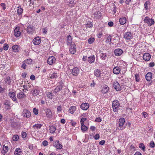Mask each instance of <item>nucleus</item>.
I'll return each instance as SVG.
<instances>
[{
  "mask_svg": "<svg viewBox=\"0 0 155 155\" xmlns=\"http://www.w3.org/2000/svg\"><path fill=\"white\" fill-rule=\"evenodd\" d=\"M8 96L14 101L18 103L17 98L15 97V94L14 92H10L8 94Z\"/></svg>",
  "mask_w": 155,
  "mask_h": 155,
  "instance_id": "nucleus-6",
  "label": "nucleus"
},
{
  "mask_svg": "<svg viewBox=\"0 0 155 155\" xmlns=\"http://www.w3.org/2000/svg\"><path fill=\"white\" fill-rule=\"evenodd\" d=\"M24 62L28 64H31L32 63V60L31 59H28L25 61Z\"/></svg>",
  "mask_w": 155,
  "mask_h": 155,
  "instance_id": "nucleus-43",
  "label": "nucleus"
},
{
  "mask_svg": "<svg viewBox=\"0 0 155 155\" xmlns=\"http://www.w3.org/2000/svg\"><path fill=\"white\" fill-rule=\"evenodd\" d=\"M135 80L136 81L138 82L140 80L139 76L138 74H135Z\"/></svg>",
  "mask_w": 155,
  "mask_h": 155,
  "instance_id": "nucleus-48",
  "label": "nucleus"
},
{
  "mask_svg": "<svg viewBox=\"0 0 155 155\" xmlns=\"http://www.w3.org/2000/svg\"><path fill=\"white\" fill-rule=\"evenodd\" d=\"M95 58L94 56H91L88 58V61L89 63H91L94 62Z\"/></svg>",
  "mask_w": 155,
  "mask_h": 155,
  "instance_id": "nucleus-30",
  "label": "nucleus"
},
{
  "mask_svg": "<svg viewBox=\"0 0 155 155\" xmlns=\"http://www.w3.org/2000/svg\"><path fill=\"white\" fill-rule=\"evenodd\" d=\"M42 126V124H36L33 126V127H36L37 129L40 128Z\"/></svg>",
  "mask_w": 155,
  "mask_h": 155,
  "instance_id": "nucleus-40",
  "label": "nucleus"
},
{
  "mask_svg": "<svg viewBox=\"0 0 155 155\" xmlns=\"http://www.w3.org/2000/svg\"><path fill=\"white\" fill-rule=\"evenodd\" d=\"M30 79L31 80H35V77L34 75H31L30 77Z\"/></svg>",
  "mask_w": 155,
  "mask_h": 155,
  "instance_id": "nucleus-64",
  "label": "nucleus"
},
{
  "mask_svg": "<svg viewBox=\"0 0 155 155\" xmlns=\"http://www.w3.org/2000/svg\"><path fill=\"white\" fill-rule=\"evenodd\" d=\"M95 121V122H100L101 121V118L100 117H97L96 118Z\"/></svg>",
  "mask_w": 155,
  "mask_h": 155,
  "instance_id": "nucleus-54",
  "label": "nucleus"
},
{
  "mask_svg": "<svg viewBox=\"0 0 155 155\" xmlns=\"http://www.w3.org/2000/svg\"><path fill=\"white\" fill-rule=\"evenodd\" d=\"M41 39H33V42L35 45H39L41 42Z\"/></svg>",
  "mask_w": 155,
  "mask_h": 155,
  "instance_id": "nucleus-34",
  "label": "nucleus"
},
{
  "mask_svg": "<svg viewBox=\"0 0 155 155\" xmlns=\"http://www.w3.org/2000/svg\"><path fill=\"white\" fill-rule=\"evenodd\" d=\"M4 104L7 107V109H9L11 107L10 106V101H8L7 100H5L4 103Z\"/></svg>",
  "mask_w": 155,
  "mask_h": 155,
  "instance_id": "nucleus-32",
  "label": "nucleus"
},
{
  "mask_svg": "<svg viewBox=\"0 0 155 155\" xmlns=\"http://www.w3.org/2000/svg\"><path fill=\"white\" fill-rule=\"evenodd\" d=\"M21 135L23 138H25L26 137V133L25 132H23L21 133Z\"/></svg>",
  "mask_w": 155,
  "mask_h": 155,
  "instance_id": "nucleus-56",
  "label": "nucleus"
},
{
  "mask_svg": "<svg viewBox=\"0 0 155 155\" xmlns=\"http://www.w3.org/2000/svg\"><path fill=\"white\" fill-rule=\"evenodd\" d=\"M3 149V150H2L1 153L5 155L8 151V148L7 146H5V145H4Z\"/></svg>",
  "mask_w": 155,
  "mask_h": 155,
  "instance_id": "nucleus-20",
  "label": "nucleus"
},
{
  "mask_svg": "<svg viewBox=\"0 0 155 155\" xmlns=\"http://www.w3.org/2000/svg\"><path fill=\"white\" fill-rule=\"evenodd\" d=\"M26 66V64H25V63H24L22 64V65L21 66V68H22L24 69H25Z\"/></svg>",
  "mask_w": 155,
  "mask_h": 155,
  "instance_id": "nucleus-60",
  "label": "nucleus"
},
{
  "mask_svg": "<svg viewBox=\"0 0 155 155\" xmlns=\"http://www.w3.org/2000/svg\"><path fill=\"white\" fill-rule=\"evenodd\" d=\"M100 136L98 134H96L94 136V138L95 140H97L99 139Z\"/></svg>",
  "mask_w": 155,
  "mask_h": 155,
  "instance_id": "nucleus-55",
  "label": "nucleus"
},
{
  "mask_svg": "<svg viewBox=\"0 0 155 155\" xmlns=\"http://www.w3.org/2000/svg\"><path fill=\"white\" fill-rule=\"evenodd\" d=\"M152 78V73L151 72L148 73L146 75V80L148 81H150Z\"/></svg>",
  "mask_w": 155,
  "mask_h": 155,
  "instance_id": "nucleus-21",
  "label": "nucleus"
},
{
  "mask_svg": "<svg viewBox=\"0 0 155 155\" xmlns=\"http://www.w3.org/2000/svg\"><path fill=\"white\" fill-rule=\"evenodd\" d=\"M132 36V35L130 32H127L125 33L124 38L125 39H130Z\"/></svg>",
  "mask_w": 155,
  "mask_h": 155,
  "instance_id": "nucleus-26",
  "label": "nucleus"
},
{
  "mask_svg": "<svg viewBox=\"0 0 155 155\" xmlns=\"http://www.w3.org/2000/svg\"><path fill=\"white\" fill-rule=\"evenodd\" d=\"M113 86L117 91H120L121 90L120 86L119 83L117 81H116L114 83Z\"/></svg>",
  "mask_w": 155,
  "mask_h": 155,
  "instance_id": "nucleus-13",
  "label": "nucleus"
},
{
  "mask_svg": "<svg viewBox=\"0 0 155 155\" xmlns=\"http://www.w3.org/2000/svg\"><path fill=\"white\" fill-rule=\"evenodd\" d=\"M120 69L119 67H116L114 68L113 71L114 74H118L120 73Z\"/></svg>",
  "mask_w": 155,
  "mask_h": 155,
  "instance_id": "nucleus-18",
  "label": "nucleus"
},
{
  "mask_svg": "<svg viewBox=\"0 0 155 155\" xmlns=\"http://www.w3.org/2000/svg\"><path fill=\"white\" fill-rule=\"evenodd\" d=\"M57 111L59 112H60L61 111V106H59L58 107Z\"/></svg>",
  "mask_w": 155,
  "mask_h": 155,
  "instance_id": "nucleus-63",
  "label": "nucleus"
},
{
  "mask_svg": "<svg viewBox=\"0 0 155 155\" xmlns=\"http://www.w3.org/2000/svg\"><path fill=\"white\" fill-rule=\"evenodd\" d=\"M94 40L95 39H88V41L89 43L90 44H92L94 41Z\"/></svg>",
  "mask_w": 155,
  "mask_h": 155,
  "instance_id": "nucleus-62",
  "label": "nucleus"
},
{
  "mask_svg": "<svg viewBox=\"0 0 155 155\" xmlns=\"http://www.w3.org/2000/svg\"><path fill=\"white\" fill-rule=\"evenodd\" d=\"M19 138V137L17 135H14L13 137V140L14 141H17Z\"/></svg>",
  "mask_w": 155,
  "mask_h": 155,
  "instance_id": "nucleus-47",
  "label": "nucleus"
},
{
  "mask_svg": "<svg viewBox=\"0 0 155 155\" xmlns=\"http://www.w3.org/2000/svg\"><path fill=\"white\" fill-rule=\"evenodd\" d=\"M89 107V105L88 103H83L81 105V108L84 110H87Z\"/></svg>",
  "mask_w": 155,
  "mask_h": 155,
  "instance_id": "nucleus-14",
  "label": "nucleus"
},
{
  "mask_svg": "<svg viewBox=\"0 0 155 155\" xmlns=\"http://www.w3.org/2000/svg\"><path fill=\"white\" fill-rule=\"evenodd\" d=\"M23 9L21 8V6H19L17 7V14L19 16H20L23 13Z\"/></svg>",
  "mask_w": 155,
  "mask_h": 155,
  "instance_id": "nucleus-19",
  "label": "nucleus"
},
{
  "mask_svg": "<svg viewBox=\"0 0 155 155\" xmlns=\"http://www.w3.org/2000/svg\"><path fill=\"white\" fill-rule=\"evenodd\" d=\"M150 147H151L153 148L155 147V143L153 141H151L150 143Z\"/></svg>",
  "mask_w": 155,
  "mask_h": 155,
  "instance_id": "nucleus-53",
  "label": "nucleus"
},
{
  "mask_svg": "<svg viewBox=\"0 0 155 155\" xmlns=\"http://www.w3.org/2000/svg\"><path fill=\"white\" fill-rule=\"evenodd\" d=\"M22 115L24 117L28 118L31 116V113L28 110H24L22 112Z\"/></svg>",
  "mask_w": 155,
  "mask_h": 155,
  "instance_id": "nucleus-5",
  "label": "nucleus"
},
{
  "mask_svg": "<svg viewBox=\"0 0 155 155\" xmlns=\"http://www.w3.org/2000/svg\"><path fill=\"white\" fill-rule=\"evenodd\" d=\"M21 151L20 148H17L16 149L15 152V155H20Z\"/></svg>",
  "mask_w": 155,
  "mask_h": 155,
  "instance_id": "nucleus-35",
  "label": "nucleus"
},
{
  "mask_svg": "<svg viewBox=\"0 0 155 155\" xmlns=\"http://www.w3.org/2000/svg\"><path fill=\"white\" fill-rule=\"evenodd\" d=\"M27 31L29 34H33L35 31L34 26L31 25H29L27 28Z\"/></svg>",
  "mask_w": 155,
  "mask_h": 155,
  "instance_id": "nucleus-8",
  "label": "nucleus"
},
{
  "mask_svg": "<svg viewBox=\"0 0 155 155\" xmlns=\"http://www.w3.org/2000/svg\"><path fill=\"white\" fill-rule=\"evenodd\" d=\"M126 18L125 17H122L119 19V22L121 25H124L126 22Z\"/></svg>",
  "mask_w": 155,
  "mask_h": 155,
  "instance_id": "nucleus-25",
  "label": "nucleus"
},
{
  "mask_svg": "<svg viewBox=\"0 0 155 155\" xmlns=\"http://www.w3.org/2000/svg\"><path fill=\"white\" fill-rule=\"evenodd\" d=\"M94 75L97 77H99L100 76L101 74L100 70L98 69H96L94 71Z\"/></svg>",
  "mask_w": 155,
  "mask_h": 155,
  "instance_id": "nucleus-27",
  "label": "nucleus"
},
{
  "mask_svg": "<svg viewBox=\"0 0 155 155\" xmlns=\"http://www.w3.org/2000/svg\"><path fill=\"white\" fill-rule=\"evenodd\" d=\"M47 96L49 98L51 99L53 96V95H52L51 92H49L48 93V94H47Z\"/></svg>",
  "mask_w": 155,
  "mask_h": 155,
  "instance_id": "nucleus-49",
  "label": "nucleus"
},
{
  "mask_svg": "<svg viewBox=\"0 0 155 155\" xmlns=\"http://www.w3.org/2000/svg\"><path fill=\"white\" fill-rule=\"evenodd\" d=\"M0 5L3 8V9L4 10H5V9L6 8L5 6V4L4 3H1V4Z\"/></svg>",
  "mask_w": 155,
  "mask_h": 155,
  "instance_id": "nucleus-61",
  "label": "nucleus"
},
{
  "mask_svg": "<svg viewBox=\"0 0 155 155\" xmlns=\"http://www.w3.org/2000/svg\"><path fill=\"white\" fill-rule=\"evenodd\" d=\"M125 123V119L123 118H120L119 120V127H123V125Z\"/></svg>",
  "mask_w": 155,
  "mask_h": 155,
  "instance_id": "nucleus-22",
  "label": "nucleus"
},
{
  "mask_svg": "<svg viewBox=\"0 0 155 155\" xmlns=\"http://www.w3.org/2000/svg\"><path fill=\"white\" fill-rule=\"evenodd\" d=\"M150 2L149 1H147L144 4V8L146 10L148 8V5H150Z\"/></svg>",
  "mask_w": 155,
  "mask_h": 155,
  "instance_id": "nucleus-42",
  "label": "nucleus"
},
{
  "mask_svg": "<svg viewBox=\"0 0 155 155\" xmlns=\"http://www.w3.org/2000/svg\"><path fill=\"white\" fill-rule=\"evenodd\" d=\"M109 90V87H108L105 86L104 87L102 90L101 91V92L104 94H106L108 91Z\"/></svg>",
  "mask_w": 155,
  "mask_h": 155,
  "instance_id": "nucleus-28",
  "label": "nucleus"
},
{
  "mask_svg": "<svg viewBox=\"0 0 155 155\" xmlns=\"http://www.w3.org/2000/svg\"><path fill=\"white\" fill-rule=\"evenodd\" d=\"M25 97H26L25 94L22 92H20L17 94V97L19 99H21Z\"/></svg>",
  "mask_w": 155,
  "mask_h": 155,
  "instance_id": "nucleus-23",
  "label": "nucleus"
},
{
  "mask_svg": "<svg viewBox=\"0 0 155 155\" xmlns=\"http://www.w3.org/2000/svg\"><path fill=\"white\" fill-rule=\"evenodd\" d=\"M79 71V68L75 67L72 70V73L74 76H77L78 74Z\"/></svg>",
  "mask_w": 155,
  "mask_h": 155,
  "instance_id": "nucleus-10",
  "label": "nucleus"
},
{
  "mask_svg": "<svg viewBox=\"0 0 155 155\" xmlns=\"http://www.w3.org/2000/svg\"><path fill=\"white\" fill-rule=\"evenodd\" d=\"M55 58L54 56H51L48 59V63L50 65L53 64L55 61Z\"/></svg>",
  "mask_w": 155,
  "mask_h": 155,
  "instance_id": "nucleus-7",
  "label": "nucleus"
},
{
  "mask_svg": "<svg viewBox=\"0 0 155 155\" xmlns=\"http://www.w3.org/2000/svg\"><path fill=\"white\" fill-rule=\"evenodd\" d=\"M63 87L62 85L61 84L57 86L54 89V92L55 93H57L59 92L62 89Z\"/></svg>",
  "mask_w": 155,
  "mask_h": 155,
  "instance_id": "nucleus-12",
  "label": "nucleus"
},
{
  "mask_svg": "<svg viewBox=\"0 0 155 155\" xmlns=\"http://www.w3.org/2000/svg\"><path fill=\"white\" fill-rule=\"evenodd\" d=\"M42 144L44 146H46L48 144V142L47 141L44 140Z\"/></svg>",
  "mask_w": 155,
  "mask_h": 155,
  "instance_id": "nucleus-57",
  "label": "nucleus"
},
{
  "mask_svg": "<svg viewBox=\"0 0 155 155\" xmlns=\"http://www.w3.org/2000/svg\"><path fill=\"white\" fill-rule=\"evenodd\" d=\"M118 36L117 34H114V35H110V36H108L109 38H117Z\"/></svg>",
  "mask_w": 155,
  "mask_h": 155,
  "instance_id": "nucleus-46",
  "label": "nucleus"
},
{
  "mask_svg": "<svg viewBox=\"0 0 155 155\" xmlns=\"http://www.w3.org/2000/svg\"><path fill=\"white\" fill-rule=\"evenodd\" d=\"M139 147L141 148L143 151H145V147L144 145V144L142 143H140L139 144Z\"/></svg>",
  "mask_w": 155,
  "mask_h": 155,
  "instance_id": "nucleus-41",
  "label": "nucleus"
},
{
  "mask_svg": "<svg viewBox=\"0 0 155 155\" xmlns=\"http://www.w3.org/2000/svg\"><path fill=\"white\" fill-rule=\"evenodd\" d=\"M76 109V108L75 106H72L71 107L69 110V112L72 114H73L75 111Z\"/></svg>",
  "mask_w": 155,
  "mask_h": 155,
  "instance_id": "nucleus-33",
  "label": "nucleus"
},
{
  "mask_svg": "<svg viewBox=\"0 0 155 155\" xmlns=\"http://www.w3.org/2000/svg\"><path fill=\"white\" fill-rule=\"evenodd\" d=\"M39 92V90L35 89L33 91L32 94L34 96H35L38 94Z\"/></svg>",
  "mask_w": 155,
  "mask_h": 155,
  "instance_id": "nucleus-37",
  "label": "nucleus"
},
{
  "mask_svg": "<svg viewBox=\"0 0 155 155\" xmlns=\"http://www.w3.org/2000/svg\"><path fill=\"white\" fill-rule=\"evenodd\" d=\"M49 127L50 132L52 134L54 133L56 130L55 127L53 125H51Z\"/></svg>",
  "mask_w": 155,
  "mask_h": 155,
  "instance_id": "nucleus-24",
  "label": "nucleus"
},
{
  "mask_svg": "<svg viewBox=\"0 0 155 155\" xmlns=\"http://www.w3.org/2000/svg\"><path fill=\"white\" fill-rule=\"evenodd\" d=\"M18 125V123L14 121L12 122L11 124L12 127L14 128L17 127Z\"/></svg>",
  "mask_w": 155,
  "mask_h": 155,
  "instance_id": "nucleus-39",
  "label": "nucleus"
},
{
  "mask_svg": "<svg viewBox=\"0 0 155 155\" xmlns=\"http://www.w3.org/2000/svg\"><path fill=\"white\" fill-rule=\"evenodd\" d=\"M5 83H9L11 81H10V77L9 76H8L6 77L5 79Z\"/></svg>",
  "mask_w": 155,
  "mask_h": 155,
  "instance_id": "nucleus-44",
  "label": "nucleus"
},
{
  "mask_svg": "<svg viewBox=\"0 0 155 155\" xmlns=\"http://www.w3.org/2000/svg\"><path fill=\"white\" fill-rule=\"evenodd\" d=\"M87 120V118H84L83 117H82L81 120L80 122L81 124H84V121H85Z\"/></svg>",
  "mask_w": 155,
  "mask_h": 155,
  "instance_id": "nucleus-51",
  "label": "nucleus"
},
{
  "mask_svg": "<svg viewBox=\"0 0 155 155\" xmlns=\"http://www.w3.org/2000/svg\"><path fill=\"white\" fill-rule=\"evenodd\" d=\"M72 39H67V45H70L69 49L70 52L72 54H74L76 52L75 45L74 42H72Z\"/></svg>",
  "mask_w": 155,
  "mask_h": 155,
  "instance_id": "nucleus-1",
  "label": "nucleus"
},
{
  "mask_svg": "<svg viewBox=\"0 0 155 155\" xmlns=\"http://www.w3.org/2000/svg\"><path fill=\"white\" fill-rule=\"evenodd\" d=\"M144 22L147 23L149 26H150L153 25L155 23L154 20L152 18H150L148 17H146L144 20Z\"/></svg>",
  "mask_w": 155,
  "mask_h": 155,
  "instance_id": "nucleus-3",
  "label": "nucleus"
},
{
  "mask_svg": "<svg viewBox=\"0 0 155 155\" xmlns=\"http://www.w3.org/2000/svg\"><path fill=\"white\" fill-rule=\"evenodd\" d=\"M151 58V55L150 54L147 53H145L144 54L143 56V59L146 61H149Z\"/></svg>",
  "mask_w": 155,
  "mask_h": 155,
  "instance_id": "nucleus-11",
  "label": "nucleus"
},
{
  "mask_svg": "<svg viewBox=\"0 0 155 155\" xmlns=\"http://www.w3.org/2000/svg\"><path fill=\"white\" fill-rule=\"evenodd\" d=\"M86 25L87 27V28H91L93 26L91 22L88 23Z\"/></svg>",
  "mask_w": 155,
  "mask_h": 155,
  "instance_id": "nucleus-50",
  "label": "nucleus"
},
{
  "mask_svg": "<svg viewBox=\"0 0 155 155\" xmlns=\"http://www.w3.org/2000/svg\"><path fill=\"white\" fill-rule=\"evenodd\" d=\"M58 77L57 74L55 73H52L51 75L50 78L51 79H56Z\"/></svg>",
  "mask_w": 155,
  "mask_h": 155,
  "instance_id": "nucleus-38",
  "label": "nucleus"
},
{
  "mask_svg": "<svg viewBox=\"0 0 155 155\" xmlns=\"http://www.w3.org/2000/svg\"><path fill=\"white\" fill-rule=\"evenodd\" d=\"M123 51L120 49H117L114 50V53L116 56H120L123 53Z\"/></svg>",
  "mask_w": 155,
  "mask_h": 155,
  "instance_id": "nucleus-15",
  "label": "nucleus"
},
{
  "mask_svg": "<svg viewBox=\"0 0 155 155\" xmlns=\"http://www.w3.org/2000/svg\"><path fill=\"white\" fill-rule=\"evenodd\" d=\"M81 130L83 132H85L87 130V127L85 126L84 124H81Z\"/></svg>",
  "mask_w": 155,
  "mask_h": 155,
  "instance_id": "nucleus-31",
  "label": "nucleus"
},
{
  "mask_svg": "<svg viewBox=\"0 0 155 155\" xmlns=\"http://www.w3.org/2000/svg\"><path fill=\"white\" fill-rule=\"evenodd\" d=\"M107 54L105 53H102L100 55L101 58L103 60H104L106 59Z\"/></svg>",
  "mask_w": 155,
  "mask_h": 155,
  "instance_id": "nucleus-36",
  "label": "nucleus"
},
{
  "mask_svg": "<svg viewBox=\"0 0 155 155\" xmlns=\"http://www.w3.org/2000/svg\"><path fill=\"white\" fill-rule=\"evenodd\" d=\"M114 25V23L112 21H110L108 23V25L110 27H112Z\"/></svg>",
  "mask_w": 155,
  "mask_h": 155,
  "instance_id": "nucleus-59",
  "label": "nucleus"
},
{
  "mask_svg": "<svg viewBox=\"0 0 155 155\" xmlns=\"http://www.w3.org/2000/svg\"><path fill=\"white\" fill-rule=\"evenodd\" d=\"M12 49L13 50L14 52H18L19 50L18 46L17 45L13 46L12 47Z\"/></svg>",
  "mask_w": 155,
  "mask_h": 155,
  "instance_id": "nucleus-29",
  "label": "nucleus"
},
{
  "mask_svg": "<svg viewBox=\"0 0 155 155\" xmlns=\"http://www.w3.org/2000/svg\"><path fill=\"white\" fill-rule=\"evenodd\" d=\"M45 113L47 117L50 118L52 116V113L51 110L49 109L46 110Z\"/></svg>",
  "mask_w": 155,
  "mask_h": 155,
  "instance_id": "nucleus-17",
  "label": "nucleus"
},
{
  "mask_svg": "<svg viewBox=\"0 0 155 155\" xmlns=\"http://www.w3.org/2000/svg\"><path fill=\"white\" fill-rule=\"evenodd\" d=\"M20 27H17L15 28L14 30V35L16 37H19L21 34V33L19 31Z\"/></svg>",
  "mask_w": 155,
  "mask_h": 155,
  "instance_id": "nucleus-9",
  "label": "nucleus"
},
{
  "mask_svg": "<svg viewBox=\"0 0 155 155\" xmlns=\"http://www.w3.org/2000/svg\"><path fill=\"white\" fill-rule=\"evenodd\" d=\"M33 112L34 113L35 115H37L38 114V110L35 108H33Z\"/></svg>",
  "mask_w": 155,
  "mask_h": 155,
  "instance_id": "nucleus-52",
  "label": "nucleus"
},
{
  "mask_svg": "<svg viewBox=\"0 0 155 155\" xmlns=\"http://www.w3.org/2000/svg\"><path fill=\"white\" fill-rule=\"evenodd\" d=\"M120 106V104L118 100H115L113 101L112 103V107L114 112H117Z\"/></svg>",
  "mask_w": 155,
  "mask_h": 155,
  "instance_id": "nucleus-2",
  "label": "nucleus"
},
{
  "mask_svg": "<svg viewBox=\"0 0 155 155\" xmlns=\"http://www.w3.org/2000/svg\"><path fill=\"white\" fill-rule=\"evenodd\" d=\"M105 143V140H102L99 142V144L100 145H103Z\"/></svg>",
  "mask_w": 155,
  "mask_h": 155,
  "instance_id": "nucleus-58",
  "label": "nucleus"
},
{
  "mask_svg": "<svg viewBox=\"0 0 155 155\" xmlns=\"http://www.w3.org/2000/svg\"><path fill=\"white\" fill-rule=\"evenodd\" d=\"M54 146L57 149H61L62 147V145L61 144L58 140H56L55 141Z\"/></svg>",
  "mask_w": 155,
  "mask_h": 155,
  "instance_id": "nucleus-16",
  "label": "nucleus"
},
{
  "mask_svg": "<svg viewBox=\"0 0 155 155\" xmlns=\"http://www.w3.org/2000/svg\"><path fill=\"white\" fill-rule=\"evenodd\" d=\"M8 45L7 44H5L4 45L3 48L4 50L7 51L8 48Z\"/></svg>",
  "mask_w": 155,
  "mask_h": 155,
  "instance_id": "nucleus-45",
  "label": "nucleus"
},
{
  "mask_svg": "<svg viewBox=\"0 0 155 155\" xmlns=\"http://www.w3.org/2000/svg\"><path fill=\"white\" fill-rule=\"evenodd\" d=\"M93 11L94 12L93 15H94L95 18H98L101 17V12L99 10H98L94 8Z\"/></svg>",
  "mask_w": 155,
  "mask_h": 155,
  "instance_id": "nucleus-4",
  "label": "nucleus"
}]
</instances>
